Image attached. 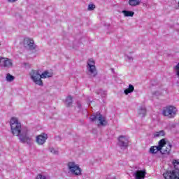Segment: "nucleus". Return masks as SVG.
I'll return each mask as SVG.
<instances>
[{"instance_id":"nucleus-1","label":"nucleus","mask_w":179,"mask_h":179,"mask_svg":"<svg viewBox=\"0 0 179 179\" xmlns=\"http://www.w3.org/2000/svg\"><path fill=\"white\" fill-rule=\"evenodd\" d=\"M31 79L38 86H43V80L41 79H47V78H51L52 73L45 71L42 74L38 73V71L32 70L30 73Z\"/></svg>"},{"instance_id":"nucleus-2","label":"nucleus","mask_w":179,"mask_h":179,"mask_svg":"<svg viewBox=\"0 0 179 179\" xmlns=\"http://www.w3.org/2000/svg\"><path fill=\"white\" fill-rule=\"evenodd\" d=\"M11 133L14 136H19L22 133V124L17 120V117H13L10 120Z\"/></svg>"},{"instance_id":"nucleus-3","label":"nucleus","mask_w":179,"mask_h":179,"mask_svg":"<svg viewBox=\"0 0 179 179\" xmlns=\"http://www.w3.org/2000/svg\"><path fill=\"white\" fill-rule=\"evenodd\" d=\"M164 117H168L169 118H174L177 114V108L173 106H168L164 107L162 110Z\"/></svg>"},{"instance_id":"nucleus-4","label":"nucleus","mask_w":179,"mask_h":179,"mask_svg":"<svg viewBox=\"0 0 179 179\" xmlns=\"http://www.w3.org/2000/svg\"><path fill=\"white\" fill-rule=\"evenodd\" d=\"M87 68L90 76L96 78L97 76V69H96V62L92 59H90L87 62Z\"/></svg>"},{"instance_id":"nucleus-5","label":"nucleus","mask_w":179,"mask_h":179,"mask_svg":"<svg viewBox=\"0 0 179 179\" xmlns=\"http://www.w3.org/2000/svg\"><path fill=\"white\" fill-rule=\"evenodd\" d=\"M67 167L69 171L71 172V174H74V176L82 175V169L79 167V165L76 164L75 162H69Z\"/></svg>"},{"instance_id":"nucleus-6","label":"nucleus","mask_w":179,"mask_h":179,"mask_svg":"<svg viewBox=\"0 0 179 179\" xmlns=\"http://www.w3.org/2000/svg\"><path fill=\"white\" fill-rule=\"evenodd\" d=\"M90 119L91 121L94 122L96 120L99 121L100 125L106 126L107 124V120H106V117L103 116L100 113L97 112L95 115L90 116Z\"/></svg>"},{"instance_id":"nucleus-7","label":"nucleus","mask_w":179,"mask_h":179,"mask_svg":"<svg viewBox=\"0 0 179 179\" xmlns=\"http://www.w3.org/2000/svg\"><path fill=\"white\" fill-rule=\"evenodd\" d=\"M159 141H162L164 143L162 148L161 149V155H170V152H171V144L167 143L164 138L160 140Z\"/></svg>"},{"instance_id":"nucleus-8","label":"nucleus","mask_w":179,"mask_h":179,"mask_svg":"<svg viewBox=\"0 0 179 179\" xmlns=\"http://www.w3.org/2000/svg\"><path fill=\"white\" fill-rule=\"evenodd\" d=\"M165 179H179L178 171H166L163 173Z\"/></svg>"},{"instance_id":"nucleus-9","label":"nucleus","mask_w":179,"mask_h":179,"mask_svg":"<svg viewBox=\"0 0 179 179\" xmlns=\"http://www.w3.org/2000/svg\"><path fill=\"white\" fill-rule=\"evenodd\" d=\"M163 141H159L158 142V145H153L151 146L150 150H149V153L151 155H156L157 152H160L162 150V148H163Z\"/></svg>"},{"instance_id":"nucleus-10","label":"nucleus","mask_w":179,"mask_h":179,"mask_svg":"<svg viewBox=\"0 0 179 179\" xmlns=\"http://www.w3.org/2000/svg\"><path fill=\"white\" fill-rule=\"evenodd\" d=\"M118 145L120 148H128L129 146V141L125 136H120L118 137Z\"/></svg>"},{"instance_id":"nucleus-11","label":"nucleus","mask_w":179,"mask_h":179,"mask_svg":"<svg viewBox=\"0 0 179 179\" xmlns=\"http://www.w3.org/2000/svg\"><path fill=\"white\" fill-rule=\"evenodd\" d=\"M24 45L26 47H29V50H36V45H34V41L33 39H30V38H25L24 40Z\"/></svg>"},{"instance_id":"nucleus-12","label":"nucleus","mask_w":179,"mask_h":179,"mask_svg":"<svg viewBox=\"0 0 179 179\" xmlns=\"http://www.w3.org/2000/svg\"><path fill=\"white\" fill-rule=\"evenodd\" d=\"M48 136L45 134H41L36 137V143L38 145H44Z\"/></svg>"},{"instance_id":"nucleus-13","label":"nucleus","mask_w":179,"mask_h":179,"mask_svg":"<svg viewBox=\"0 0 179 179\" xmlns=\"http://www.w3.org/2000/svg\"><path fill=\"white\" fill-rule=\"evenodd\" d=\"M20 139L22 143H28V145H30V143L31 142V138L28 136L27 131L25 134H22L20 136Z\"/></svg>"},{"instance_id":"nucleus-14","label":"nucleus","mask_w":179,"mask_h":179,"mask_svg":"<svg viewBox=\"0 0 179 179\" xmlns=\"http://www.w3.org/2000/svg\"><path fill=\"white\" fill-rule=\"evenodd\" d=\"M146 177V171L139 170L136 171V179H145Z\"/></svg>"},{"instance_id":"nucleus-15","label":"nucleus","mask_w":179,"mask_h":179,"mask_svg":"<svg viewBox=\"0 0 179 179\" xmlns=\"http://www.w3.org/2000/svg\"><path fill=\"white\" fill-rule=\"evenodd\" d=\"M138 114L140 117H145L146 116V108H139L138 110Z\"/></svg>"},{"instance_id":"nucleus-16","label":"nucleus","mask_w":179,"mask_h":179,"mask_svg":"<svg viewBox=\"0 0 179 179\" xmlns=\"http://www.w3.org/2000/svg\"><path fill=\"white\" fill-rule=\"evenodd\" d=\"M135 90V87L132 85H129V87L124 90V94H129V93H132Z\"/></svg>"},{"instance_id":"nucleus-17","label":"nucleus","mask_w":179,"mask_h":179,"mask_svg":"<svg viewBox=\"0 0 179 179\" xmlns=\"http://www.w3.org/2000/svg\"><path fill=\"white\" fill-rule=\"evenodd\" d=\"M3 62H4L3 66L7 67V68H9L10 66H12V65H13L12 60H10L8 58L4 59Z\"/></svg>"},{"instance_id":"nucleus-18","label":"nucleus","mask_w":179,"mask_h":179,"mask_svg":"<svg viewBox=\"0 0 179 179\" xmlns=\"http://www.w3.org/2000/svg\"><path fill=\"white\" fill-rule=\"evenodd\" d=\"M141 3V0H129V5L131 6H136V5H139Z\"/></svg>"},{"instance_id":"nucleus-19","label":"nucleus","mask_w":179,"mask_h":179,"mask_svg":"<svg viewBox=\"0 0 179 179\" xmlns=\"http://www.w3.org/2000/svg\"><path fill=\"white\" fill-rule=\"evenodd\" d=\"M66 107H71V106H72V96H69L66 97Z\"/></svg>"},{"instance_id":"nucleus-20","label":"nucleus","mask_w":179,"mask_h":179,"mask_svg":"<svg viewBox=\"0 0 179 179\" xmlns=\"http://www.w3.org/2000/svg\"><path fill=\"white\" fill-rule=\"evenodd\" d=\"M173 170L178 171V174H179V162L177 160L173 161Z\"/></svg>"},{"instance_id":"nucleus-21","label":"nucleus","mask_w":179,"mask_h":179,"mask_svg":"<svg viewBox=\"0 0 179 179\" xmlns=\"http://www.w3.org/2000/svg\"><path fill=\"white\" fill-rule=\"evenodd\" d=\"M122 13H124V16H126L127 17H132L135 14V13L132 11H128V10H123Z\"/></svg>"},{"instance_id":"nucleus-22","label":"nucleus","mask_w":179,"mask_h":179,"mask_svg":"<svg viewBox=\"0 0 179 179\" xmlns=\"http://www.w3.org/2000/svg\"><path fill=\"white\" fill-rule=\"evenodd\" d=\"M6 80L7 82H13L15 80V76L10 75V73H7Z\"/></svg>"},{"instance_id":"nucleus-23","label":"nucleus","mask_w":179,"mask_h":179,"mask_svg":"<svg viewBox=\"0 0 179 179\" xmlns=\"http://www.w3.org/2000/svg\"><path fill=\"white\" fill-rule=\"evenodd\" d=\"M165 133L164 131H157L155 134V136L156 137H159V136H164Z\"/></svg>"},{"instance_id":"nucleus-24","label":"nucleus","mask_w":179,"mask_h":179,"mask_svg":"<svg viewBox=\"0 0 179 179\" xmlns=\"http://www.w3.org/2000/svg\"><path fill=\"white\" fill-rule=\"evenodd\" d=\"M95 8H96V6L94 4L88 5V10H94Z\"/></svg>"},{"instance_id":"nucleus-25","label":"nucleus","mask_w":179,"mask_h":179,"mask_svg":"<svg viewBox=\"0 0 179 179\" xmlns=\"http://www.w3.org/2000/svg\"><path fill=\"white\" fill-rule=\"evenodd\" d=\"M36 179H47V177L41 175V174H38L37 176H36Z\"/></svg>"},{"instance_id":"nucleus-26","label":"nucleus","mask_w":179,"mask_h":179,"mask_svg":"<svg viewBox=\"0 0 179 179\" xmlns=\"http://www.w3.org/2000/svg\"><path fill=\"white\" fill-rule=\"evenodd\" d=\"M175 69H176V75H178L179 78V63L175 66Z\"/></svg>"},{"instance_id":"nucleus-27","label":"nucleus","mask_w":179,"mask_h":179,"mask_svg":"<svg viewBox=\"0 0 179 179\" xmlns=\"http://www.w3.org/2000/svg\"><path fill=\"white\" fill-rule=\"evenodd\" d=\"M50 151L51 152V153H54V155H57L58 153V151H55L54 148H50Z\"/></svg>"},{"instance_id":"nucleus-28","label":"nucleus","mask_w":179,"mask_h":179,"mask_svg":"<svg viewBox=\"0 0 179 179\" xmlns=\"http://www.w3.org/2000/svg\"><path fill=\"white\" fill-rule=\"evenodd\" d=\"M7 1H8V2L13 3V2H16V1H17V0H7Z\"/></svg>"},{"instance_id":"nucleus-29","label":"nucleus","mask_w":179,"mask_h":179,"mask_svg":"<svg viewBox=\"0 0 179 179\" xmlns=\"http://www.w3.org/2000/svg\"><path fill=\"white\" fill-rule=\"evenodd\" d=\"M2 61H5V58L3 57H0V62H2Z\"/></svg>"},{"instance_id":"nucleus-30","label":"nucleus","mask_w":179,"mask_h":179,"mask_svg":"<svg viewBox=\"0 0 179 179\" xmlns=\"http://www.w3.org/2000/svg\"><path fill=\"white\" fill-rule=\"evenodd\" d=\"M78 107L80 108V105L78 104Z\"/></svg>"},{"instance_id":"nucleus-31","label":"nucleus","mask_w":179,"mask_h":179,"mask_svg":"<svg viewBox=\"0 0 179 179\" xmlns=\"http://www.w3.org/2000/svg\"><path fill=\"white\" fill-rule=\"evenodd\" d=\"M178 6H179V1H178Z\"/></svg>"},{"instance_id":"nucleus-32","label":"nucleus","mask_w":179,"mask_h":179,"mask_svg":"<svg viewBox=\"0 0 179 179\" xmlns=\"http://www.w3.org/2000/svg\"><path fill=\"white\" fill-rule=\"evenodd\" d=\"M0 45H1V43H0Z\"/></svg>"}]
</instances>
